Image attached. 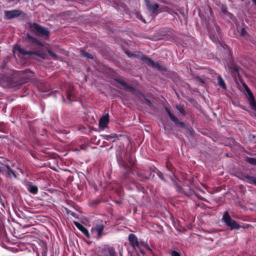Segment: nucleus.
Segmentation results:
<instances>
[{
  "label": "nucleus",
  "instance_id": "f257e3e1",
  "mask_svg": "<svg viewBox=\"0 0 256 256\" xmlns=\"http://www.w3.org/2000/svg\"><path fill=\"white\" fill-rule=\"evenodd\" d=\"M222 222L228 226L232 230H239L242 228L240 225L231 218L228 211L224 212L222 217Z\"/></svg>",
  "mask_w": 256,
  "mask_h": 256
},
{
  "label": "nucleus",
  "instance_id": "f03ea898",
  "mask_svg": "<svg viewBox=\"0 0 256 256\" xmlns=\"http://www.w3.org/2000/svg\"><path fill=\"white\" fill-rule=\"evenodd\" d=\"M30 28L36 35L49 36L50 32L48 30L37 23L30 24Z\"/></svg>",
  "mask_w": 256,
  "mask_h": 256
},
{
  "label": "nucleus",
  "instance_id": "7ed1b4c3",
  "mask_svg": "<svg viewBox=\"0 0 256 256\" xmlns=\"http://www.w3.org/2000/svg\"><path fill=\"white\" fill-rule=\"evenodd\" d=\"M140 58L142 60L145 62L148 66L154 69H156L160 72L166 71V68H164L159 62H154L151 58L146 56L144 55H142L140 56Z\"/></svg>",
  "mask_w": 256,
  "mask_h": 256
},
{
  "label": "nucleus",
  "instance_id": "20e7f679",
  "mask_svg": "<svg viewBox=\"0 0 256 256\" xmlns=\"http://www.w3.org/2000/svg\"><path fill=\"white\" fill-rule=\"evenodd\" d=\"M116 254V252L114 247L105 244L100 248L98 256H112Z\"/></svg>",
  "mask_w": 256,
  "mask_h": 256
},
{
  "label": "nucleus",
  "instance_id": "39448f33",
  "mask_svg": "<svg viewBox=\"0 0 256 256\" xmlns=\"http://www.w3.org/2000/svg\"><path fill=\"white\" fill-rule=\"evenodd\" d=\"M175 188L178 193L180 196H190L194 192L191 189V188L189 186H187L185 188H182L176 184H174Z\"/></svg>",
  "mask_w": 256,
  "mask_h": 256
},
{
  "label": "nucleus",
  "instance_id": "423d86ee",
  "mask_svg": "<svg viewBox=\"0 0 256 256\" xmlns=\"http://www.w3.org/2000/svg\"><path fill=\"white\" fill-rule=\"evenodd\" d=\"M22 14L24 16L25 14L22 10H5L4 12V18L6 20L16 18Z\"/></svg>",
  "mask_w": 256,
  "mask_h": 256
},
{
  "label": "nucleus",
  "instance_id": "0eeeda50",
  "mask_svg": "<svg viewBox=\"0 0 256 256\" xmlns=\"http://www.w3.org/2000/svg\"><path fill=\"white\" fill-rule=\"evenodd\" d=\"M165 110L168 114L170 120L173 122H174L176 126L181 128H186V124L184 122H180L178 118L171 112L170 110L168 108L166 107Z\"/></svg>",
  "mask_w": 256,
  "mask_h": 256
},
{
  "label": "nucleus",
  "instance_id": "6e6552de",
  "mask_svg": "<svg viewBox=\"0 0 256 256\" xmlns=\"http://www.w3.org/2000/svg\"><path fill=\"white\" fill-rule=\"evenodd\" d=\"M110 122L109 114L107 113L102 115L98 122V127L100 130H104L108 127V125Z\"/></svg>",
  "mask_w": 256,
  "mask_h": 256
},
{
  "label": "nucleus",
  "instance_id": "1a4fd4ad",
  "mask_svg": "<svg viewBox=\"0 0 256 256\" xmlns=\"http://www.w3.org/2000/svg\"><path fill=\"white\" fill-rule=\"evenodd\" d=\"M128 240L130 245L134 248H138L139 249L140 252L144 254V252L140 248V244L138 240V238L135 234H130L128 236Z\"/></svg>",
  "mask_w": 256,
  "mask_h": 256
},
{
  "label": "nucleus",
  "instance_id": "9d476101",
  "mask_svg": "<svg viewBox=\"0 0 256 256\" xmlns=\"http://www.w3.org/2000/svg\"><path fill=\"white\" fill-rule=\"evenodd\" d=\"M242 85L245 90V94L248 96L250 105L256 102L254 96L248 86L244 82H243Z\"/></svg>",
  "mask_w": 256,
  "mask_h": 256
},
{
  "label": "nucleus",
  "instance_id": "9b49d317",
  "mask_svg": "<svg viewBox=\"0 0 256 256\" xmlns=\"http://www.w3.org/2000/svg\"><path fill=\"white\" fill-rule=\"evenodd\" d=\"M25 41L31 44H36L37 46H43V44L37 38L32 36L30 34H27L25 37Z\"/></svg>",
  "mask_w": 256,
  "mask_h": 256
},
{
  "label": "nucleus",
  "instance_id": "f8f14e48",
  "mask_svg": "<svg viewBox=\"0 0 256 256\" xmlns=\"http://www.w3.org/2000/svg\"><path fill=\"white\" fill-rule=\"evenodd\" d=\"M39 245L41 248L40 250L36 251V256H47L48 250L46 244L42 242Z\"/></svg>",
  "mask_w": 256,
  "mask_h": 256
},
{
  "label": "nucleus",
  "instance_id": "ddd939ff",
  "mask_svg": "<svg viewBox=\"0 0 256 256\" xmlns=\"http://www.w3.org/2000/svg\"><path fill=\"white\" fill-rule=\"evenodd\" d=\"M220 13L222 16L224 18H228L231 20H233L234 18V15L230 12L227 10V8L226 6L222 5L220 9Z\"/></svg>",
  "mask_w": 256,
  "mask_h": 256
},
{
  "label": "nucleus",
  "instance_id": "4468645a",
  "mask_svg": "<svg viewBox=\"0 0 256 256\" xmlns=\"http://www.w3.org/2000/svg\"><path fill=\"white\" fill-rule=\"evenodd\" d=\"M146 6L148 10L152 13H154L159 8V5L156 4H153L150 0H144Z\"/></svg>",
  "mask_w": 256,
  "mask_h": 256
},
{
  "label": "nucleus",
  "instance_id": "2eb2a0df",
  "mask_svg": "<svg viewBox=\"0 0 256 256\" xmlns=\"http://www.w3.org/2000/svg\"><path fill=\"white\" fill-rule=\"evenodd\" d=\"M74 224L88 238H90L89 232L88 230L82 224L78 222H74Z\"/></svg>",
  "mask_w": 256,
  "mask_h": 256
},
{
  "label": "nucleus",
  "instance_id": "dca6fc26",
  "mask_svg": "<svg viewBox=\"0 0 256 256\" xmlns=\"http://www.w3.org/2000/svg\"><path fill=\"white\" fill-rule=\"evenodd\" d=\"M27 190L30 193L36 194L38 192V188L32 182H28L26 184Z\"/></svg>",
  "mask_w": 256,
  "mask_h": 256
},
{
  "label": "nucleus",
  "instance_id": "f3484780",
  "mask_svg": "<svg viewBox=\"0 0 256 256\" xmlns=\"http://www.w3.org/2000/svg\"><path fill=\"white\" fill-rule=\"evenodd\" d=\"M104 226L102 224H98L95 227L92 228V232H96L98 233V238H99L102 236V233L104 230Z\"/></svg>",
  "mask_w": 256,
  "mask_h": 256
},
{
  "label": "nucleus",
  "instance_id": "a211bd4d",
  "mask_svg": "<svg viewBox=\"0 0 256 256\" xmlns=\"http://www.w3.org/2000/svg\"><path fill=\"white\" fill-rule=\"evenodd\" d=\"M15 50L18 52L20 54L26 56V55H32L34 54L35 52L34 51L32 50H26L24 48H20V46H16L14 47Z\"/></svg>",
  "mask_w": 256,
  "mask_h": 256
},
{
  "label": "nucleus",
  "instance_id": "6ab92c4d",
  "mask_svg": "<svg viewBox=\"0 0 256 256\" xmlns=\"http://www.w3.org/2000/svg\"><path fill=\"white\" fill-rule=\"evenodd\" d=\"M229 68L231 72L232 73V74L234 76H236V74H238L239 70H240V67L232 64L229 66Z\"/></svg>",
  "mask_w": 256,
  "mask_h": 256
},
{
  "label": "nucleus",
  "instance_id": "aec40b11",
  "mask_svg": "<svg viewBox=\"0 0 256 256\" xmlns=\"http://www.w3.org/2000/svg\"><path fill=\"white\" fill-rule=\"evenodd\" d=\"M116 160L117 162L118 163V166L120 167L123 168L124 169L126 170L127 166L124 164L123 159L121 156L120 155H116Z\"/></svg>",
  "mask_w": 256,
  "mask_h": 256
},
{
  "label": "nucleus",
  "instance_id": "412c9836",
  "mask_svg": "<svg viewBox=\"0 0 256 256\" xmlns=\"http://www.w3.org/2000/svg\"><path fill=\"white\" fill-rule=\"evenodd\" d=\"M218 83L219 86H220L224 90H226V86L225 84L224 80L221 76H218L217 78Z\"/></svg>",
  "mask_w": 256,
  "mask_h": 256
},
{
  "label": "nucleus",
  "instance_id": "4be33fe9",
  "mask_svg": "<svg viewBox=\"0 0 256 256\" xmlns=\"http://www.w3.org/2000/svg\"><path fill=\"white\" fill-rule=\"evenodd\" d=\"M5 166L6 168V174L8 176H10L12 175L14 178H16V172L10 168V166L6 164Z\"/></svg>",
  "mask_w": 256,
  "mask_h": 256
},
{
  "label": "nucleus",
  "instance_id": "5701e85b",
  "mask_svg": "<svg viewBox=\"0 0 256 256\" xmlns=\"http://www.w3.org/2000/svg\"><path fill=\"white\" fill-rule=\"evenodd\" d=\"M246 182L250 184L256 185V177L246 174Z\"/></svg>",
  "mask_w": 256,
  "mask_h": 256
},
{
  "label": "nucleus",
  "instance_id": "b1692460",
  "mask_svg": "<svg viewBox=\"0 0 256 256\" xmlns=\"http://www.w3.org/2000/svg\"><path fill=\"white\" fill-rule=\"evenodd\" d=\"M80 55L82 57L86 58L88 59H93L94 57L92 55L88 53L84 50H81L80 52Z\"/></svg>",
  "mask_w": 256,
  "mask_h": 256
},
{
  "label": "nucleus",
  "instance_id": "393cba45",
  "mask_svg": "<svg viewBox=\"0 0 256 256\" xmlns=\"http://www.w3.org/2000/svg\"><path fill=\"white\" fill-rule=\"evenodd\" d=\"M103 138L107 140H110L112 138H118V134H104L102 136Z\"/></svg>",
  "mask_w": 256,
  "mask_h": 256
},
{
  "label": "nucleus",
  "instance_id": "a878e982",
  "mask_svg": "<svg viewBox=\"0 0 256 256\" xmlns=\"http://www.w3.org/2000/svg\"><path fill=\"white\" fill-rule=\"evenodd\" d=\"M246 162L251 165L256 166V158L252 157H247Z\"/></svg>",
  "mask_w": 256,
  "mask_h": 256
},
{
  "label": "nucleus",
  "instance_id": "bb28decb",
  "mask_svg": "<svg viewBox=\"0 0 256 256\" xmlns=\"http://www.w3.org/2000/svg\"><path fill=\"white\" fill-rule=\"evenodd\" d=\"M236 176L240 180H242L243 181H246V174H245L242 172H237L236 174Z\"/></svg>",
  "mask_w": 256,
  "mask_h": 256
},
{
  "label": "nucleus",
  "instance_id": "cd10ccee",
  "mask_svg": "<svg viewBox=\"0 0 256 256\" xmlns=\"http://www.w3.org/2000/svg\"><path fill=\"white\" fill-rule=\"evenodd\" d=\"M34 54L38 56L40 58H41L44 60L46 58V54L44 53L38 52L34 51Z\"/></svg>",
  "mask_w": 256,
  "mask_h": 256
},
{
  "label": "nucleus",
  "instance_id": "c85d7f7f",
  "mask_svg": "<svg viewBox=\"0 0 256 256\" xmlns=\"http://www.w3.org/2000/svg\"><path fill=\"white\" fill-rule=\"evenodd\" d=\"M140 248H141L142 246H143L147 250L149 251H151V248H150V246H148V244L147 242H140Z\"/></svg>",
  "mask_w": 256,
  "mask_h": 256
},
{
  "label": "nucleus",
  "instance_id": "c756f323",
  "mask_svg": "<svg viewBox=\"0 0 256 256\" xmlns=\"http://www.w3.org/2000/svg\"><path fill=\"white\" fill-rule=\"evenodd\" d=\"M176 108L182 114L185 115L186 112L182 106H176Z\"/></svg>",
  "mask_w": 256,
  "mask_h": 256
},
{
  "label": "nucleus",
  "instance_id": "7c9ffc66",
  "mask_svg": "<svg viewBox=\"0 0 256 256\" xmlns=\"http://www.w3.org/2000/svg\"><path fill=\"white\" fill-rule=\"evenodd\" d=\"M48 52L50 54V55L54 60H56L58 58L57 55L52 50H48Z\"/></svg>",
  "mask_w": 256,
  "mask_h": 256
},
{
  "label": "nucleus",
  "instance_id": "2f4dec72",
  "mask_svg": "<svg viewBox=\"0 0 256 256\" xmlns=\"http://www.w3.org/2000/svg\"><path fill=\"white\" fill-rule=\"evenodd\" d=\"M116 80L124 88H126V86H128V84L125 81L120 80Z\"/></svg>",
  "mask_w": 256,
  "mask_h": 256
},
{
  "label": "nucleus",
  "instance_id": "473e14b6",
  "mask_svg": "<svg viewBox=\"0 0 256 256\" xmlns=\"http://www.w3.org/2000/svg\"><path fill=\"white\" fill-rule=\"evenodd\" d=\"M140 95L142 96V97L143 98V99H144V100H146L147 102H148V106H150L152 103V102L148 98H147L143 94L140 93Z\"/></svg>",
  "mask_w": 256,
  "mask_h": 256
},
{
  "label": "nucleus",
  "instance_id": "72a5a7b5",
  "mask_svg": "<svg viewBox=\"0 0 256 256\" xmlns=\"http://www.w3.org/2000/svg\"><path fill=\"white\" fill-rule=\"evenodd\" d=\"M171 256H181L180 252L176 250H172L171 252Z\"/></svg>",
  "mask_w": 256,
  "mask_h": 256
},
{
  "label": "nucleus",
  "instance_id": "f704fd0d",
  "mask_svg": "<svg viewBox=\"0 0 256 256\" xmlns=\"http://www.w3.org/2000/svg\"><path fill=\"white\" fill-rule=\"evenodd\" d=\"M240 34L242 36H244L246 34V31L245 28H241Z\"/></svg>",
  "mask_w": 256,
  "mask_h": 256
},
{
  "label": "nucleus",
  "instance_id": "c9c22d12",
  "mask_svg": "<svg viewBox=\"0 0 256 256\" xmlns=\"http://www.w3.org/2000/svg\"><path fill=\"white\" fill-rule=\"evenodd\" d=\"M158 177L160 179H161L162 180H164V181H166L164 178V176H163V174H162V173H160V174H158Z\"/></svg>",
  "mask_w": 256,
  "mask_h": 256
},
{
  "label": "nucleus",
  "instance_id": "e433bc0d",
  "mask_svg": "<svg viewBox=\"0 0 256 256\" xmlns=\"http://www.w3.org/2000/svg\"><path fill=\"white\" fill-rule=\"evenodd\" d=\"M126 88H128L132 91L135 90V88L134 86H129L128 84V86H126Z\"/></svg>",
  "mask_w": 256,
  "mask_h": 256
},
{
  "label": "nucleus",
  "instance_id": "4c0bfd02",
  "mask_svg": "<svg viewBox=\"0 0 256 256\" xmlns=\"http://www.w3.org/2000/svg\"><path fill=\"white\" fill-rule=\"evenodd\" d=\"M168 28H164L162 30H160V32H166L167 30H168Z\"/></svg>",
  "mask_w": 256,
  "mask_h": 256
},
{
  "label": "nucleus",
  "instance_id": "58836bf2",
  "mask_svg": "<svg viewBox=\"0 0 256 256\" xmlns=\"http://www.w3.org/2000/svg\"><path fill=\"white\" fill-rule=\"evenodd\" d=\"M0 202L1 203L2 205L4 208V202H3L0 196Z\"/></svg>",
  "mask_w": 256,
  "mask_h": 256
},
{
  "label": "nucleus",
  "instance_id": "ea45409f",
  "mask_svg": "<svg viewBox=\"0 0 256 256\" xmlns=\"http://www.w3.org/2000/svg\"><path fill=\"white\" fill-rule=\"evenodd\" d=\"M30 227V225H24L23 226V228H29Z\"/></svg>",
  "mask_w": 256,
  "mask_h": 256
},
{
  "label": "nucleus",
  "instance_id": "a19ab883",
  "mask_svg": "<svg viewBox=\"0 0 256 256\" xmlns=\"http://www.w3.org/2000/svg\"><path fill=\"white\" fill-rule=\"evenodd\" d=\"M253 4L256 6V0H251Z\"/></svg>",
  "mask_w": 256,
  "mask_h": 256
},
{
  "label": "nucleus",
  "instance_id": "79ce46f5",
  "mask_svg": "<svg viewBox=\"0 0 256 256\" xmlns=\"http://www.w3.org/2000/svg\"><path fill=\"white\" fill-rule=\"evenodd\" d=\"M112 256H118V254L116 253Z\"/></svg>",
  "mask_w": 256,
  "mask_h": 256
},
{
  "label": "nucleus",
  "instance_id": "37998d69",
  "mask_svg": "<svg viewBox=\"0 0 256 256\" xmlns=\"http://www.w3.org/2000/svg\"><path fill=\"white\" fill-rule=\"evenodd\" d=\"M164 125V129H166V126L164 125V124H163Z\"/></svg>",
  "mask_w": 256,
  "mask_h": 256
},
{
  "label": "nucleus",
  "instance_id": "c03bdc74",
  "mask_svg": "<svg viewBox=\"0 0 256 256\" xmlns=\"http://www.w3.org/2000/svg\"><path fill=\"white\" fill-rule=\"evenodd\" d=\"M129 173H130V172H126V174H129Z\"/></svg>",
  "mask_w": 256,
  "mask_h": 256
},
{
  "label": "nucleus",
  "instance_id": "a18cd8bd",
  "mask_svg": "<svg viewBox=\"0 0 256 256\" xmlns=\"http://www.w3.org/2000/svg\"><path fill=\"white\" fill-rule=\"evenodd\" d=\"M216 30H217L219 28V26H216Z\"/></svg>",
  "mask_w": 256,
  "mask_h": 256
},
{
  "label": "nucleus",
  "instance_id": "49530a36",
  "mask_svg": "<svg viewBox=\"0 0 256 256\" xmlns=\"http://www.w3.org/2000/svg\"><path fill=\"white\" fill-rule=\"evenodd\" d=\"M72 214L74 216V212H72Z\"/></svg>",
  "mask_w": 256,
  "mask_h": 256
},
{
  "label": "nucleus",
  "instance_id": "de8ad7c7",
  "mask_svg": "<svg viewBox=\"0 0 256 256\" xmlns=\"http://www.w3.org/2000/svg\"><path fill=\"white\" fill-rule=\"evenodd\" d=\"M0 138H2V136H0Z\"/></svg>",
  "mask_w": 256,
  "mask_h": 256
}]
</instances>
